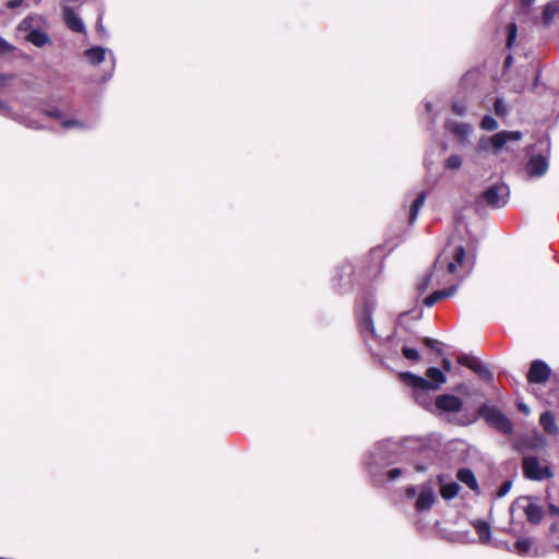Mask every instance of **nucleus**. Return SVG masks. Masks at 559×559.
I'll return each instance as SVG.
<instances>
[{
  "instance_id": "obj_1",
  "label": "nucleus",
  "mask_w": 559,
  "mask_h": 559,
  "mask_svg": "<svg viewBox=\"0 0 559 559\" xmlns=\"http://www.w3.org/2000/svg\"><path fill=\"white\" fill-rule=\"evenodd\" d=\"M465 258V249L462 245L454 243L453 241L448 242L442 249L441 253L437 257L433 264V270L430 274L426 275L419 283L418 289L424 292L430 285L435 277L436 284L447 283V274H454L457 267H463Z\"/></svg>"
},
{
  "instance_id": "obj_2",
  "label": "nucleus",
  "mask_w": 559,
  "mask_h": 559,
  "mask_svg": "<svg viewBox=\"0 0 559 559\" xmlns=\"http://www.w3.org/2000/svg\"><path fill=\"white\" fill-rule=\"evenodd\" d=\"M521 131H500L491 136H483L479 139L476 152L478 154L492 153L499 154L502 150L510 151L512 145L522 140Z\"/></svg>"
},
{
  "instance_id": "obj_3",
  "label": "nucleus",
  "mask_w": 559,
  "mask_h": 559,
  "mask_svg": "<svg viewBox=\"0 0 559 559\" xmlns=\"http://www.w3.org/2000/svg\"><path fill=\"white\" fill-rule=\"evenodd\" d=\"M374 307L376 300L372 295L361 297L357 305V319L360 333L369 347H371V342H377V334L371 319Z\"/></svg>"
},
{
  "instance_id": "obj_4",
  "label": "nucleus",
  "mask_w": 559,
  "mask_h": 559,
  "mask_svg": "<svg viewBox=\"0 0 559 559\" xmlns=\"http://www.w3.org/2000/svg\"><path fill=\"white\" fill-rule=\"evenodd\" d=\"M399 449L400 445L393 442H382L377 444L370 452L367 461L370 473L376 476L379 467H383L395 462L394 456Z\"/></svg>"
},
{
  "instance_id": "obj_5",
  "label": "nucleus",
  "mask_w": 559,
  "mask_h": 559,
  "mask_svg": "<svg viewBox=\"0 0 559 559\" xmlns=\"http://www.w3.org/2000/svg\"><path fill=\"white\" fill-rule=\"evenodd\" d=\"M401 381L413 389V395L416 402L425 408L432 405L430 392L433 391L428 381L412 372H401L399 374Z\"/></svg>"
},
{
  "instance_id": "obj_6",
  "label": "nucleus",
  "mask_w": 559,
  "mask_h": 559,
  "mask_svg": "<svg viewBox=\"0 0 559 559\" xmlns=\"http://www.w3.org/2000/svg\"><path fill=\"white\" fill-rule=\"evenodd\" d=\"M509 197V187L503 182H497L484 190L479 201L492 207H501L507 204Z\"/></svg>"
},
{
  "instance_id": "obj_7",
  "label": "nucleus",
  "mask_w": 559,
  "mask_h": 559,
  "mask_svg": "<svg viewBox=\"0 0 559 559\" xmlns=\"http://www.w3.org/2000/svg\"><path fill=\"white\" fill-rule=\"evenodd\" d=\"M522 468L524 476L531 480L540 481L554 476L551 469L548 466L542 465L538 457L534 455L523 459Z\"/></svg>"
},
{
  "instance_id": "obj_8",
  "label": "nucleus",
  "mask_w": 559,
  "mask_h": 559,
  "mask_svg": "<svg viewBox=\"0 0 559 559\" xmlns=\"http://www.w3.org/2000/svg\"><path fill=\"white\" fill-rule=\"evenodd\" d=\"M481 416L495 428L503 433H511L513 425L511 420L497 407L483 406L480 408Z\"/></svg>"
},
{
  "instance_id": "obj_9",
  "label": "nucleus",
  "mask_w": 559,
  "mask_h": 559,
  "mask_svg": "<svg viewBox=\"0 0 559 559\" xmlns=\"http://www.w3.org/2000/svg\"><path fill=\"white\" fill-rule=\"evenodd\" d=\"M437 499L435 489L429 484H424L418 487V496L415 501V509L417 512H425L432 508Z\"/></svg>"
},
{
  "instance_id": "obj_10",
  "label": "nucleus",
  "mask_w": 559,
  "mask_h": 559,
  "mask_svg": "<svg viewBox=\"0 0 559 559\" xmlns=\"http://www.w3.org/2000/svg\"><path fill=\"white\" fill-rule=\"evenodd\" d=\"M515 506L523 510L527 521L532 524H538L542 521L544 514L542 507L532 502L528 497L518 499Z\"/></svg>"
},
{
  "instance_id": "obj_11",
  "label": "nucleus",
  "mask_w": 559,
  "mask_h": 559,
  "mask_svg": "<svg viewBox=\"0 0 559 559\" xmlns=\"http://www.w3.org/2000/svg\"><path fill=\"white\" fill-rule=\"evenodd\" d=\"M551 370L548 365L542 360H535L531 364L527 379L531 383H545L550 377Z\"/></svg>"
},
{
  "instance_id": "obj_12",
  "label": "nucleus",
  "mask_w": 559,
  "mask_h": 559,
  "mask_svg": "<svg viewBox=\"0 0 559 559\" xmlns=\"http://www.w3.org/2000/svg\"><path fill=\"white\" fill-rule=\"evenodd\" d=\"M548 159L543 155H533L526 166L525 170L530 177H542L544 176L548 170Z\"/></svg>"
},
{
  "instance_id": "obj_13",
  "label": "nucleus",
  "mask_w": 559,
  "mask_h": 559,
  "mask_svg": "<svg viewBox=\"0 0 559 559\" xmlns=\"http://www.w3.org/2000/svg\"><path fill=\"white\" fill-rule=\"evenodd\" d=\"M353 274L354 267L349 263H345L341 265L337 276L334 278L335 286L340 292L344 293L352 288L353 286Z\"/></svg>"
},
{
  "instance_id": "obj_14",
  "label": "nucleus",
  "mask_w": 559,
  "mask_h": 559,
  "mask_svg": "<svg viewBox=\"0 0 559 559\" xmlns=\"http://www.w3.org/2000/svg\"><path fill=\"white\" fill-rule=\"evenodd\" d=\"M436 406L443 412L456 413L462 409L463 402L455 395L442 394L436 399Z\"/></svg>"
},
{
  "instance_id": "obj_15",
  "label": "nucleus",
  "mask_w": 559,
  "mask_h": 559,
  "mask_svg": "<svg viewBox=\"0 0 559 559\" xmlns=\"http://www.w3.org/2000/svg\"><path fill=\"white\" fill-rule=\"evenodd\" d=\"M445 128L461 142L467 141L468 136L473 132L472 124L452 120L445 122Z\"/></svg>"
},
{
  "instance_id": "obj_16",
  "label": "nucleus",
  "mask_w": 559,
  "mask_h": 559,
  "mask_svg": "<svg viewBox=\"0 0 559 559\" xmlns=\"http://www.w3.org/2000/svg\"><path fill=\"white\" fill-rule=\"evenodd\" d=\"M62 15L66 25L75 33H85V25L82 19L74 12L73 9L69 7H64L62 10Z\"/></svg>"
},
{
  "instance_id": "obj_17",
  "label": "nucleus",
  "mask_w": 559,
  "mask_h": 559,
  "mask_svg": "<svg viewBox=\"0 0 559 559\" xmlns=\"http://www.w3.org/2000/svg\"><path fill=\"white\" fill-rule=\"evenodd\" d=\"M46 116L51 117L60 122L61 127L66 130L76 128V129H84L86 126L76 120V119H69L66 118L64 115L60 110H50L46 112Z\"/></svg>"
},
{
  "instance_id": "obj_18",
  "label": "nucleus",
  "mask_w": 559,
  "mask_h": 559,
  "mask_svg": "<svg viewBox=\"0 0 559 559\" xmlns=\"http://www.w3.org/2000/svg\"><path fill=\"white\" fill-rule=\"evenodd\" d=\"M456 285H451L445 289L436 290L424 299V305L426 307H432L439 300L453 296L456 293Z\"/></svg>"
},
{
  "instance_id": "obj_19",
  "label": "nucleus",
  "mask_w": 559,
  "mask_h": 559,
  "mask_svg": "<svg viewBox=\"0 0 559 559\" xmlns=\"http://www.w3.org/2000/svg\"><path fill=\"white\" fill-rule=\"evenodd\" d=\"M539 424L546 433L550 436L558 435L559 428L557 426L556 418L550 411H546L540 415Z\"/></svg>"
},
{
  "instance_id": "obj_20",
  "label": "nucleus",
  "mask_w": 559,
  "mask_h": 559,
  "mask_svg": "<svg viewBox=\"0 0 559 559\" xmlns=\"http://www.w3.org/2000/svg\"><path fill=\"white\" fill-rule=\"evenodd\" d=\"M426 376L428 379V384H430V388L435 391L440 389V386L445 383L447 378L445 374L438 368L430 367L426 371Z\"/></svg>"
},
{
  "instance_id": "obj_21",
  "label": "nucleus",
  "mask_w": 559,
  "mask_h": 559,
  "mask_svg": "<svg viewBox=\"0 0 559 559\" xmlns=\"http://www.w3.org/2000/svg\"><path fill=\"white\" fill-rule=\"evenodd\" d=\"M546 438L538 431H534L522 441L523 447L528 450H540L546 447Z\"/></svg>"
},
{
  "instance_id": "obj_22",
  "label": "nucleus",
  "mask_w": 559,
  "mask_h": 559,
  "mask_svg": "<svg viewBox=\"0 0 559 559\" xmlns=\"http://www.w3.org/2000/svg\"><path fill=\"white\" fill-rule=\"evenodd\" d=\"M0 115L5 118L24 123L29 128H39V126H37V124L25 121L22 116H20L17 112H15L12 109V107L7 102H4L2 99H0Z\"/></svg>"
},
{
  "instance_id": "obj_23",
  "label": "nucleus",
  "mask_w": 559,
  "mask_h": 559,
  "mask_svg": "<svg viewBox=\"0 0 559 559\" xmlns=\"http://www.w3.org/2000/svg\"><path fill=\"white\" fill-rule=\"evenodd\" d=\"M472 524L478 535L479 543L488 544L491 540L490 525L483 520H476Z\"/></svg>"
},
{
  "instance_id": "obj_24",
  "label": "nucleus",
  "mask_w": 559,
  "mask_h": 559,
  "mask_svg": "<svg viewBox=\"0 0 559 559\" xmlns=\"http://www.w3.org/2000/svg\"><path fill=\"white\" fill-rule=\"evenodd\" d=\"M107 50L103 47H93L85 51V57L93 66H97L105 60Z\"/></svg>"
},
{
  "instance_id": "obj_25",
  "label": "nucleus",
  "mask_w": 559,
  "mask_h": 559,
  "mask_svg": "<svg viewBox=\"0 0 559 559\" xmlns=\"http://www.w3.org/2000/svg\"><path fill=\"white\" fill-rule=\"evenodd\" d=\"M26 39L36 47H43L50 41L48 34L39 29H32L26 35Z\"/></svg>"
},
{
  "instance_id": "obj_26",
  "label": "nucleus",
  "mask_w": 559,
  "mask_h": 559,
  "mask_svg": "<svg viewBox=\"0 0 559 559\" xmlns=\"http://www.w3.org/2000/svg\"><path fill=\"white\" fill-rule=\"evenodd\" d=\"M457 478L460 481L467 485L473 491L478 492V483L475 478L474 473L471 469L463 468L457 473Z\"/></svg>"
},
{
  "instance_id": "obj_27",
  "label": "nucleus",
  "mask_w": 559,
  "mask_h": 559,
  "mask_svg": "<svg viewBox=\"0 0 559 559\" xmlns=\"http://www.w3.org/2000/svg\"><path fill=\"white\" fill-rule=\"evenodd\" d=\"M425 200H426L425 192H420L416 197V199L413 201V203L411 205V211H409V224L411 225H413L416 222L418 213L425 204Z\"/></svg>"
},
{
  "instance_id": "obj_28",
  "label": "nucleus",
  "mask_w": 559,
  "mask_h": 559,
  "mask_svg": "<svg viewBox=\"0 0 559 559\" xmlns=\"http://www.w3.org/2000/svg\"><path fill=\"white\" fill-rule=\"evenodd\" d=\"M43 22V19L40 15H31L26 16L19 25L20 31L24 32H31L32 29H37L36 27L39 26Z\"/></svg>"
},
{
  "instance_id": "obj_29",
  "label": "nucleus",
  "mask_w": 559,
  "mask_h": 559,
  "mask_svg": "<svg viewBox=\"0 0 559 559\" xmlns=\"http://www.w3.org/2000/svg\"><path fill=\"white\" fill-rule=\"evenodd\" d=\"M459 490L460 486L454 481L449 484H442L440 488V495L443 499L450 500L459 493Z\"/></svg>"
},
{
  "instance_id": "obj_30",
  "label": "nucleus",
  "mask_w": 559,
  "mask_h": 559,
  "mask_svg": "<svg viewBox=\"0 0 559 559\" xmlns=\"http://www.w3.org/2000/svg\"><path fill=\"white\" fill-rule=\"evenodd\" d=\"M559 12V2L557 1H554V2H549L545 9H544V12H543V22L545 24H549L554 16Z\"/></svg>"
},
{
  "instance_id": "obj_31",
  "label": "nucleus",
  "mask_w": 559,
  "mask_h": 559,
  "mask_svg": "<svg viewBox=\"0 0 559 559\" xmlns=\"http://www.w3.org/2000/svg\"><path fill=\"white\" fill-rule=\"evenodd\" d=\"M533 546V540L530 539V538H522V539H519L515 544H514V550L523 556V555H526L531 548Z\"/></svg>"
},
{
  "instance_id": "obj_32",
  "label": "nucleus",
  "mask_w": 559,
  "mask_h": 559,
  "mask_svg": "<svg viewBox=\"0 0 559 559\" xmlns=\"http://www.w3.org/2000/svg\"><path fill=\"white\" fill-rule=\"evenodd\" d=\"M463 164V159L460 155L457 154H452L450 155L445 160H444V167L447 169H450V170H457L461 168Z\"/></svg>"
},
{
  "instance_id": "obj_33",
  "label": "nucleus",
  "mask_w": 559,
  "mask_h": 559,
  "mask_svg": "<svg viewBox=\"0 0 559 559\" xmlns=\"http://www.w3.org/2000/svg\"><path fill=\"white\" fill-rule=\"evenodd\" d=\"M457 362L474 371L476 369V366L478 365L479 360H477L476 358H474L469 355L462 354V355L457 356Z\"/></svg>"
},
{
  "instance_id": "obj_34",
  "label": "nucleus",
  "mask_w": 559,
  "mask_h": 559,
  "mask_svg": "<svg viewBox=\"0 0 559 559\" xmlns=\"http://www.w3.org/2000/svg\"><path fill=\"white\" fill-rule=\"evenodd\" d=\"M518 36V26L514 22L510 23L507 27V47L511 48Z\"/></svg>"
},
{
  "instance_id": "obj_35",
  "label": "nucleus",
  "mask_w": 559,
  "mask_h": 559,
  "mask_svg": "<svg viewBox=\"0 0 559 559\" xmlns=\"http://www.w3.org/2000/svg\"><path fill=\"white\" fill-rule=\"evenodd\" d=\"M474 371L485 381L491 382L493 379L492 372L480 361L478 362Z\"/></svg>"
},
{
  "instance_id": "obj_36",
  "label": "nucleus",
  "mask_w": 559,
  "mask_h": 559,
  "mask_svg": "<svg viewBox=\"0 0 559 559\" xmlns=\"http://www.w3.org/2000/svg\"><path fill=\"white\" fill-rule=\"evenodd\" d=\"M402 354L408 360L418 361L420 359V355L417 349L405 345L402 346Z\"/></svg>"
},
{
  "instance_id": "obj_37",
  "label": "nucleus",
  "mask_w": 559,
  "mask_h": 559,
  "mask_svg": "<svg viewBox=\"0 0 559 559\" xmlns=\"http://www.w3.org/2000/svg\"><path fill=\"white\" fill-rule=\"evenodd\" d=\"M480 128L487 131H493L498 128V122L491 116H485L480 122Z\"/></svg>"
},
{
  "instance_id": "obj_38",
  "label": "nucleus",
  "mask_w": 559,
  "mask_h": 559,
  "mask_svg": "<svg viewBox=\"0 0 559 559\" xmlns=\"http://www.w3.org/2000/svg\"><path fill=\"white\" fill-rule=\"evenodd\" d=\"M493 110H495V114L500 117H504L508 115V107H507L506 103L503 102V99H500V98H498L495 102Z\"/></svg>"
},
{
  "instance_id": "obj_39",
  "label": "nucleus",
  "mask_w": 559,
  "mask_h": 559,
  "mask_svg": "<svg viewBox=\"0 0 559 559\" xmlns=\"http://www.w3.org/2000/svg\"><path fill=\"white\" fill-rule=\"evenodd\" d=\"M511 487H512V481L511 480L504 481L500 486L499 490L497 491V497L498 498L504 497L510 491Z\"/></svg>"
},
{
  "instance_id": "obj_40",
  "label": "nucleus",
  "mask_w": 559,
  "mask_h": 559,
  "mask_svg": "<svg viewBox=\"0 0 559 559\" xmlns=\"http://www.w3.org/2000/svg\"><path fill=\"white\" fill-rule=\"evenodd\" d=\"M452 110L457 115V116H464L467 111V107L465 104L463 103H454L453 106H452Z\"/></svg>"
},
{
  "instance_id": "obj_41",
  "label": "nucleus",
  "mask_w": 559,
  "mask_h": 559,
  "mask_svg": "<svg viewBox=\"0 0 559 559\" xmlns=\"http://www.w3.org/2000/svg\"><path fill=\"white\" fill-rule=\"evenodd\" d=\"M13 50V47L3 38L0 37V53H9Z\"/></svg>"
},
{
  "instance_id": "obj_42",
  "label": "nucleus",
  "mask_w": 559,
  "mask_h": 559,
  "mask_svg": "<svg viewBox=\"0 0 559 559\" xmlns=\"http://www.w3.org/2000/svg\"><path fill=\"white\" fill-rule=\"evenodd\" d=\"M401 475H402L401 468H392V469L388 471V473H386L388 478L392 481L396 480L399 477H401Z\"/></svg>"
},
{
  "instance_id": "obj_43",
  "label": "nucleus",
  "mask_w": 559,
  "mask_h": 559,
  "mask_svg": "<svg viewBox=\"0 0 559 559\" xmlns=\"http://www.w3.org/2000/svg\"><path fill=\"white\" fill-rule=\"evenodd\" d=\"M424 343L427 347L433 349V350H437V347L439 345V342L437 340H433V338H429V337H425L424 338Z\"/></svg>"
},
{
  "instance_id": "obj_44",
  "label": "nucleus",
  "mask_w": 559,
  "mask_h": 559,
  "mask_svg": "<svg viewBox=\"0 0 559 559\" xmlns=\"http://www.w3.org/2000/svg\"><path fill=\"white\" fill-rule=\"evenodd\" d=\"M13 79L12 74L0 73V88H3L9 81Z\"/></svg>"
},
{
  "instance_id": "obj_45",
  "label": "nucleus",
  "mask_w": 559,
  "mask_h": 559,
  "mask_svg": "<svg viewBox=\"0 0 559 559\" xmlns=\"http://www.w3.org/2000/svg\"><path fill=\"white\" fill-rule=\"evenodd\" d=\"M418 496V488L415 487V486H409L407 489H406V497L407 498H414Z\"/></svg>"
},
{
  "instance_id": "obj_46",
  "label": "nucleus",
  "mask_w": 559,
  "mask_h": 559,
  "mask_svg": "<svg viewBox=\"0 0 559 559\" xmlns=\"http://www.w3.org/2000/svg\"><path fill=\"white\" fill-rule=\"evenodd\" d=\"M442 367H443L444 371H447V372L451 371L452 370V362H451V360L448 359V358H444L442 360Z\"/></svg>"
},
{
  "instance_id": "obj_47",
  "label": "nucleus",
  "mask_w": 559,
  "mask_h": 559,
  "mask_svg": "<svg viewBox=\"0 0 559 559\" xmlns=\"http://www.w3.org/2000/svg\"><path fill=\"white\" fill-rule=\"evenodd\" d=\"M22 2H23V0H10L7 5L10 9H15V8L20 7L22 4Z\"/></svg>"
},
{
  "instance_id": "obj_48",
  "label": "nucleus",
  "mask_w": 559,
  "mask_h": 559,
  "mask_svg": "<svg viewBox=\"0 0 559 559\" xmlns=\"http://www.w3.org/2000/svg\"><path fill=\"white\" fill-rule=\"evenodd\" d=\"M518 407H519V409H520L523 414H525V415H528V414H530V412H531V411H530V407H528L526 404H524V403H519V404H518Z\"/></svg>"
},
{
  "instance_id": "obj_49",
  "label": "nucleus",
  "mask_w": 559,
  "mask_h": 559,
  "mask_svg": "<svg viewBox=\"0 0 559 559\" xmlns=\"http://www.w3.org/2000/svg\"><path fill=\"white\" fill-rule=\"evenodd\" d=\"M549 512H550V514L559 515V508L556 507L555 504H550L549 506Z\"/></svg>"
},
{
  "instance_id": "obj_50",
  "label": "nucleus",
  "mask_w": 559,
  "mask_h": 559,
  "mask_svg": "<svg viewBox=\"0 0 559 559\" xmlns=\"http://www.w3.org/2000/svg\"><path fill=\"white\" fill-rule=\"evenodd\" d=\"M425 108L428 112L432 110V103L431 102H425Z\"/></svg>"
},
{
  "instance_id": "obj_51",
  "label": "nucleus",
  "mask_w": 559,
  "mask_h": 559,
  "mask_svg": "<svg viewBox=\"0 0 559 559\" xmlns=\"http://www.w3.org/2000/svg\"><path fill=\"white\" fill-rule=\"evenodd\" d=\"M535 0H521L522 4L525 7H531Z\"/></svg>"
},
{
  "instance_id": "obj_52",
  "label": "nucleus",
  "mask_w": 559,
  "mask_h": 559,
  "mask_svg": "<svg viewBox=\"0 0 559 559\" xmlns=\"http://www.w3.org/2000/svg\"><path fill=\"white\" fill-rule=\"evenodd\" d=\"M504 63H506L507 67L511 66V63H512V56H508Z\"/></svg>"
},
{
  "instance_id": "obj_53",
  "label": "nucleus",
  "mask_w": 559,
  "mask_h": 559,
  "mask_svg": "<svg viewBox=\"0 0 559 559\" xmlns=\"http://www.w3.org/2000/svg\"><path fill=\"white\" fill-rule=\"evenodd\" d=\"M538 81H539V74L536 75L535 78V82H534V86H533V90H536L537 86H538Z\"/></svg>"
},
{
  "instance_id": "obj_54",
  "label": "nucleus",
  "mask_w": 559,
  "mask_h": 559,
  "mask_svg": "<svg viewBox=\"0 0 559 559\" xmlns=\"http://www.w3.org/2000/svg\"><path fill=\"white\" fill-rule=\"evenodd\" d=\"M416 469L417 471H424L425 468L423 466H417Z\"/></svg>"
},
{
  "instance_id": "obj_55",
  "label": "nucleus",
  "mask_w": 559,
  "mask_h": 559,
  "mask_svg": "<svg viewBox=\"0 0 559 559\" xmlns=\"http://www.w3.org/2000/svg\"><path fill=\"white\" fill-rule=\"evenodd\" d=\"M110 56H112L111 52H110ZM111 63H112V66L115 64V58L114 57H111Z\"/></svg>"
},
{
  "instance_id": "obj_56",
  "label": "nucleus",
  "mask_w": 559,
  "mask_h": 559,
  "mask_svg": "<svg viewBox=\"0 0 559 559\" xmlns=\"http://www.w3.org/2000/svg\"><path fill=\"white\" fill-rule=\"evenodd\" d=\"M556 531V525H552L551 526V532H555Z\"/></svg>"
}]
</instances>
